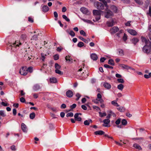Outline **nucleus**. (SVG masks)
Here are the masks:
<instances>
[{
    "label": "nucleus",
    "mask_w": 151,
    "mask_h": 151,
    "mask_svg": "<svg viewBox=\"0 0 151 151\" xmlns=\"http://www.w3.org/2000/svg\"><path fill=\"white\" fill-rule=\"evenodd\" d=\"M142 50L144 52L147 54L151 52V43H148L147 44L145 45L142 48Z\"/></svg>",
    "instance_id": "1"
},
{
    "label": "nucleus",
    "mask_w": 151,
    "mask_h": 151,
    "mask_svg": "<svg viewBox=\"0 0 151 151\" xmlns=\"http://www.w3.org/2000/svg\"><path fill=\"white\" fill-rule=\"evenodd\" d=\"M108 6L107 7H106L105 13V17L106 18H110L113 16V14L112 12L109 10L108 9Z\"/></svg>",
    "instance_id": "2"
},
{
    "label": "nucleus",
    "mask_w": 151,
    "mask_h": 151,
    "mask_svg": "<svg viewBox=\"0 0 151 151\" xmlns=\"http://www.w3.org/2000/svg\"><path fill=\"white\" fill-rule=\"evenodd\" d=\"M94 5L97 9L103 10L104 9V5L101 3L96 2L94 3Z\"/></svg>",
    "instance_id": "3"
},
{
    "label": "nucleus",
    "mask_w": 151,
    "mask_h": 151,
    "mask_svg": "<svg viewBox=\"0 0 151 151\" xmlns=\"http://www.w3.org/2000/svg\"><path fill=\"white\" fill-rule=\"evenodd\" d=\"M20 73L23 75L25 76L27 73V70L26 67H22L19 70Z\"/></svg>",
    "instance_id": "4"
},
{
    "label": "nucleus",
    "mask_w": 151,
    "mask_h": 151,
    "mask_svg": "<svg viewBox=\"0 0 151 151\" xmlns=\"http://www.w3.org/2000/svg\"><path fill=\"white\" fill-rule=\"evenodd\" d=\"M21 128L23 132L27 133L28 131V129L26 125L24 123H22L21 125Z\"/></svg>",
    "instance_id": "5"
},
{
    "label": "nucleus",
    "mask_w": 151,
    "mask_h": 151,
    "mask_svg": "<svg viewBox=\"0 0 151 151\" xmlns=\"http://www.w3.org/2000/svg\"><path fill=\"white\" fill-rule=\"evenodd\" d=\"M81 11L83 14L88 15L90 13L88 9L85 7H82L80 9Z\"/></svg>",
    "instance_id": "6"
},
{
    "label": "nucleus",
    "mask_w": 151,
    "mask_h": 151,
    "mask_svg": "<svg viewBox=\"0 0 151 151\" xmlns=\"http://www.w3.org/2000/svg\"><path fill=\"white\" fill-rule=\"evenodd\" d=\"M120 66L121 67L123 68L124 69H126L127 70L131 69L133 70H135V69L134 68H132L131 67L126 65L121 64L120 65Z\"/></svg>",
    "instance_id": "7"
},
{
    "label": "nucleus",
    "mask_w": 151,
    "mask_h": 151,
    "mask_svg": "<svg viewBox=\"0 0 151 151\" xmlns=\"http://www.w3.org/2000/svg\"><path fill=\"white\" fill-rule=\"evenodd\" d=\"M119 30L118 28L117 27H114L110 29L111 33H114L116 32Z\"/></svg>",
    "instance_id": "8"
},
{
    "label": "nucleus",
    "mask_w": 151,
    "mask_h": 151,
    "mask_svg": "<svg viewBox=\"0 0 151 151\" xmlns=\"http://www.w3.org/2000/svg\"><path fill=\"white\" fill-rule=\"evenodd\" d=\"M66 95L69 98L71 97L73 95V91L70 90L66 92Z\"/></svg>",
    "instance_id": "9"
},
{
    "label": "nucleus",
    "mask_w": 151,
    "mask_h": 151,
    "mask_svg": "<svg viewBox=\"0 0 151 151\" xmlns=\"http://www.w3.org/2000/svg\"><path fill=\"white\" fill-rule=\"evenodd\" d=\"M103 12L100 10H94L93 11V13L94 15L100 16L101 12Z\"/></svg>",
    "instance_id": "10"
},
{
    "label": "nucleus",
    "mask_w": 151,
    "mask_h": 151,
    "mask_svg": "<svg viewBox=\"0 0 151 151\" xmlns=\"http://www.w3.org/2000/svg\"><path fill=\"white\" fill-rule=\"evenodd\" d=\"M103 122L104 124H103V126L104 127H108L107 124L110 122V120L109 119H104L103 120Z\"/></svg>",
    "instance_id": "11"
},
{
    "label": "nucleus",
    "mask_w": 151,
    "mask_h": 151,
    "mask_svg": "<svg viewBox=\"0 0 151 151\" xmlns=\"http://www.w3.org/2000/svg\"><path fill=\"white\" fill-rule=\"evenodd\" d=\"M102 96L99 93L97 95V98L98 100L101 103H102L104 102L103 100L102 99Z\"/></svg>",
    "instance_id": "12"
},
{
    "label": "nucleus",
    "mask_w": 151,
    "mask_h": 151,
    "mask_svg": "<svg viewBox=\"0 0 151 151\" xmlns=\"http://www.w3.org/2000/svg\"><path fill=\"white\" fill-rule=\"evenodd\" d=\"M75 119L78 121H81V118L79 116V114L78 113L75 114L74 116Z\"/></svg>",
    "instance_id": "13"
},
{
    "label": "nucleus",
    "mask_w": 151,
    "mask_h": 151,
    "mask_svg": "<svg viewBox=\"0 0 151 151\" xmlns=\"http://www.w3.org/2000/svg\"><path fill=\"white\" fill-rule=\"evenodd\" d=\"M128 32L131 35H137V32L134 30L132 29H129L128 30Z\"/></svg>",
    "instance_id": "14"
},
{
    "label": "nucleus",
    "mask_w": 151,
    "mask_h": 151,
    "mask_svg": "<svg viewBox=\"0 0 151 151\" xmlns=\"http://www.w3.org/2000/svg\"><path fill=\"white\" fill-rule=\"evenodd\" d=\"M133 147L139 150H142L141 146L137 143L134 144Z\"/></svg>",
    "instance_id": "15"
},
{
    "label": "nucleus",
    "mask_w": 151,
    "mask_h": 151,
    "mask_svg": "<svg viewBox=\"0 0 151 151\" xmlns=\"http://www.w3.org/2000/svg\"><path fill=\"white\" fill-rule=\"evenodd\" d=\"M91 58L94 60H96L98 59L97 55L95 53H92L91 55Z\"/></svg>",
    "instance_id": "16"
},
{
    "label": "nucleus",
    "mask_w": 151,
    "mask_h": 151,
    "mask_svg": "<svg viewBox=\"0 0 151 151\" xmlns=\"http://www.w3.org/2000/svg\"><path fill=\"white\" fill-rule=\"evenodd\" d=\"M104 132L102 130L97 131L94 132V134L96 135H101L104 134Z\"/></svg>",
    "instance_id": "17"
},
{
    "label": "nucleus",
    "mask_w": 151,
    "mask_h": 151,
    "mask_svg": "<svg viewBox=\"0 0 151 151\" xmlns=\"http://www.w3.org/2000/svg\"><path fill=\"white\" fill-rule=\"evenodd\" d=\"M49 8L47 5H44L42 7V11L44 12H46L48 11Z\"/></svg>",
    "instance_id": "18"
},
{
    "label": "nucleus",
    "mask_w": 151,
    "mask_h": 151,
    "mask_svg": "<svg viewBox=\"0 0 151 151\" xmlns=\"http://www.w3.org/2000/svg\"><path fill=\"white\" fill-rule=\"evenodd\" d=\"M142 41L143 42L145 43V45L147 44L148 43H151L149 40H147L145 37H141Z\"/></svg>",
    "instance_id": "19"
},
{
    "label": "nucleus",
    "mask_w": 151,
    "mask_h": 151,
    "mask_svg": "<svg viewBox=\"0 0 151 151\" xmlns=\"http://www.w3.org/2000/svg\"><path fill=\"white\" fill-rule=\"evenodd\" d=\"M33 88L34 91H36L40 89L41 88V87L39 85L36 84L34 85Z\"/></svg>",
    "instance_id": "20"
},
{
    "label": "nucleus",
    "mask_w": 151,
    "mask_h": 151,
    "mask_svg": "<svg viewBox=\"0 0 151 151\" xmlns=\"http://www.w3.org/2000/svg\"><path fill=\"white\" fill-rule=\"evenodd\" d=\"M107 24L109 27H112L114 25V22L113 20L107 22Z\"/></svg>",
    "instance_id": "21"
},
{
    "label": "nucleus",
    "mask_w": 151,
    "mask_h": 151,
    "mask_svg": "<svg viewBox=\"0 0 151 151\" xmlns=\"http://www.w3.org/2000/svg\"><path fill=\"white\" fill-rule=\"evenodd\" d=\"M39 35V33H38L37 35H34L32 37L31 40L32 41L33 40L34 41H36L37 40L38 36Z\"/></svg>",
    "instance_id": "22"
},
{
    "label": "nucleus",
    "mask_w": 151,
    "mask_h": 151,
    "mask_svg": "<svg viewBox=\"0 0 151 151\" xmlns=\"http://www.w3.org/2000/svg\"><path fill=\"white\" fill-rule=\"evenodd\" d=\"M65 59L67 61H68V63H72L73 62V59L69 56H66L65 57Z\"/></svg>",
    "instance_id": "23"
},
{
    "label": "nucleus",
    "mask_w": 151,
    "mask_h": 151,
    "mask_svg": "<svg viewBox=\"0 0 151 151\" xmlns=\"http://www.w3.org/2000/svg\"><path fill=\"white\" fill-rule=\"evenodd\" d=\"M27 38V35L26 34L23 33L21 34L20 37L21 39L24 40H25Z\"/></svg>",
    "instance_id": "24"
},
{
    "label": "nucleus",
    "mask_w": 151,
    "mask_h": 151,
    "mask_svg": "<svg viewBox=\"0 0 151 151\" xmlns=\"http://www.w3.org/2000/svg\"><path fill=\"white\" fill-rule=\"evenodd\" d=\"M104 87L108 89H110L111 87V86L110 84L108 83H104Z\"/></svg>",
    "instance_id": "25"
},
{
    "label": "nucleus",
    "mask_w": 151,
    "mask_h": 151,
    "mask_svg": "<svg viewBox=\"0 0 151 151\" xmlns=\"http://www.w3.org/2000/svg\"><path fill=\"white\" fill-rule=\"evenodd\" d=\"M139 41V39L137 38H134L132 39L131 40L132 42L134 45H135Z\"/></svg>",
    "instance_id": "26"
},
{
    "label": "nucleus",
    "mask_w": 151,
    "mask_h": 151,
    "mask_svg": "<svg viewBox=\"0 0 151 151\" xmlns=\"http://www.w3.org/2000/svg\"><path fill=\"white\" fill-rule=\"evenodd\" d=\"M117 100L113 101L111 102V104L112 105L114 106H116L117 107L119 106V105L117 103Z\"/></svg>",
    "instance_id": "27"
},
{
    "label": "nucleus",
    "mask_w": 151,
    "mask_h": 151,
    "mask_svg": "<svg viewBox=\"0 0 151 151\" xmlns=\"http://www.w3.org/2000/svg\"><path fill=\"white\" fill-rule=\"evenodd\" d=\"M124 88V85L122 84H120L117 86V88L120 90L121 91H122Z\"/></svg>",
    "instance_id": "28"
},
{
    "label": "nucleus",
    "mask_w": 151,
    "mask_h": 151,
    "mask_svg": "<svg viewBox=\"0 0 151 151\" xmlns=\"http://www.w3.org/2000/svg\"><path fill=\"white\" fill-rule=\"evenodd\" d=\"M50 81L51 83H55L57 82V80L56 78L52 77L50 79Z\"/></svg>",
    "instance_id": "29"
},
{
    "label": "nucleus",
    "mask_w": 151,
    "mask_h": 151,
    "mask_svg": "<svg viewBox=\"0 0 151 151\" xmlns=\"http://www.w3.org/2000/svg\"><path fill=\"white\" fill-rule=\"evenodd\" d=\"M111 9L115 12L116 13L117 11V7L113 5L111 6Z\"/></svg>",
    "instance_id": "30"
},
{
    "label": "nucleus",
    "mask_w": 151,
    "mask_h": 151,
    "mask_svg": "<svg viewBox=\"0 0 151 151\" xmlns=\"http://www.w3.org/2000/svg\"><path fill=\"white\" fill-rule=\"evenodd\" d=\"M81 19L84 22H86L87 23L91 24H92L93 23L90 20H89L86 19H83V18H81Z\"/></svg>",
    "instance_id": "31"
},
{
    "label": "nucleus",
    "mask_w": 151,
    "mask_h": 151,
    "mask_svg": "<svg viewBox=\"0 0 151 151\" xmlns=\"http://www.w3.org/2000/svg\"><path fill=\"white\" fill-rule=\"evenodd\" d=\"M108 63L112 65H114V61L112 59H111L109 60Z\"/></svg>",
    "instance_id": "32"
},
{
    "label": "nucleus",
    "mask_w": 151,
    "mask_h": 151,
    "mask_svg": "<svg viewBox=\"0 0 151 151\" xmlns=\"http://www.w3.org/2000/svg\"><path fill=\"white\" fill-rule=\"evenodd\" d=\"M119 55L120 56H123L124 53L122 49H119L118 50Z\"/></svg>",
    "instance_id": "33"
},
{
    "label": "nucleus",
    "mask_w": 151,
    "mask_h": 151,
    "mask_svg": "<svg viewBox=\"0 0 151 151\" xmlns=\"http://www.w3.org/2000/svg\"><path fill=\"white\" fill-rule=\"evenodd\" d=\"M99 114L100 116L101 117H103V116H106V114L105 112L102 113L101 111L99 112Z\"/></svg>",
    "instance_id": "34"
},
{
    "label": "nucleus",
    "mask_w": 151,
    "mask_h": 151,
    "mask_svg": "<svg viewBox=\"0 0 151 151\" xmlns=\"http://www.w3.org/2000/svg\"><path fill=\"white\" fill-rule=\"evenodd\" d=\"M117 109L119 111L123 112L124 111V107L122 106L119 107L117 108Z\"/></svg>",
    "instance_id": "35"
},
{
    "label": "nucleus",
    "mask_w": 151,
    "mask_h": 151,
    "mask_svg": "<svg viewBox=\"0 0 151 151\" xmlns=\"http://www.w3.org/2000/svg\"><path fill=\"white\" fill-rule=\"evenodd\" d=\"M35 116V114L34 112L31 113L29 115L30 118L31 119H33Z\"/></svg>",
    "instance_id": "36"
},
{
    "label": "nucleus",
    "mask_w": 151,
    "mask_h": 151,
    "mask_svg": "<svg viewBox=\"0 0 151 151\" xmlns=\"http://www.w3.org/2000/svg\"><path fill=\"white\" fill-rule=\"evenodd\" d=\"M55 67L56 70H60L61 68V66L57 63H55Z\"/></svg>",
    "instance_id": "37"
},
{
    "label": "nucleus",
    "mask_w": 151,
    "mask_h": 151,
    "mask_svg": "<svg viewBox=\"0 0 151 151\" xmlns=\"http://www.w3.org/2000/svg\"><path fill=\"white\" fill-rule=\"evenodd\" d=\"M62 17L63 19H65L66 21L69 22L70 21V20L65 15H63Z\"/></svg>",
    "instance_id": "38"
},
{
    "label": "nucleus",
    "mask_w": 151,
    "mask_h": 151,
    "mask_svg": "<svg viewBox=\"0 0 151 151\" xmlns=\"http://www.w3.org/2000/svg\"><path fill=\"white\" fill-rule=\"evenodd\" d=\"M66 31L70 35L73 37H74L75 35V33L73 31H71L70 32L67 31Z\"/></svg>",
    "instance_id": "39"
},
{
    "label": "nucleus",
    "mask_w": 151,
    "mask_h": 151,
    "mask_svg": "<svg viewBox=\"0 0 151 151\" xmlns=\"http://www.w3.org/2000/svg\"><path fill=\"white\" fill-rule=\"evenodd\" d=\"M84 45L83 42H80L78 44L77 46L79 47H81L84 46Z\"/></svg>",
    "instance_id": "40"
},
{
    "label": "nucleus",
    "mask_w": 151,
    "mask_h": 151,
    "mask_svg": "<svg viewBox=\"0 0 151 151\" xmlns=\"http://www.w3.org/2000/svg\"><path fill=\"white\" fill-rule=\"evenodd\" d=\"M117 81L119 83H124V80L122 78H118L117 79Z\"/></svg>",
    "instance_id": "41"
},
{
    "label": "nucleus",
    "mask_w": 151,
    "mask_h": 151,
    "mask_svg": "<svg viewBox=\"0 0 151 151\" xmlns=\"http://www.w3.org/2000/svg\"><path fill=\"white\" fill-rule=\"evenodd\" d=\"M93 109H96L97 111H101L100 109L98 106H93Z\"/></svg>",
    "instance_id": "42"
},
{
    "label": "nucleus",
    "mask_w": 151,
    "mask_h": 151,
    "mask_svg": "<svg viewBox=\"0 0 151 151\" xmlns=\"http://www.w3.org/2000/svg\"><path fill=\"white\" fill-rule=\"evenodd\" d=\"M46 56V55L42 53L41 54V59L43 61H44L45 59V58Z\"/></svg>",
    "instance_id": "43"
},
{
    "label": "nucleus",
    "mask_w": 151,
    "mask_h": 151,
    "mask_svg": "<svg viewBox=\"0 0 151 151\" xmlns=\"http://www.w3.org/2000/svg\"><path fill=\"white\" fill-rule=\"evenodd\" d=\"M127 121L125 119H123L122 121V123L123 125H126L127 124Z\"/></svg>",
    "instance_id": "44"
},
{
    "label": "nucleus",
    "mask_w": 151,
    "mask_h": 151,
    "mask_svg": "<svg viewBox=\"0 0 151 151\" xmlns=\"http://www.w3.org/2000/svg\"><path fill=\"white\" fill-rule=\"evenodd\" d=\"M27 69V72L29 71V72H30V73H32L33 70V68L31 67H29L28 68V69Z\"/></svg>",
    "instance_id": "45"
},
{
    "label": "nucleus",
    "mask_w": 151,
    "mask_h": 151,
    "mask_svg": "<svg viewBox=\"0 0 151 151\" xmlns=\"http://www.w3.org/2000/svg\"><path fill=\"white\" fill-rule=\"evenodd\" d=\"M55 72L56 73L60 75H63V73L61 71L59 70H55Z\"/></svg>",
    "instance_id": "46"
},
{
    "label": "nucleus",
    "mask_w": 151,
    "mask_h": 151,
    "mask_svg": "<svg viewBox=\"0 0 151 151\" xmlns=\"http://www.w3.org/2000/svg\"><path fill=\"white\" fill-rule=\"evenodd\" d=\"M109 114L111 116H113L114 117H115L116 116V114L111 111H109Z\"/></svg>",
    "instance_id": "47"
},
{
    "label": "nucleus",
    "mask_w": 151,
    "mask_h": 151,
    "mask_svg": "<svg viewBox=\"0 0 151 151\" xmlns=\"http://www.w3.org/2000/svg\"><path fill=\"white\" fill-rule=\"evenodd\" d=\"M121 121V119L120 118H119L116 121L115 123L117 125H119L120 124Z\"/></svg>",
    "instance_id": "48"
},
{
    "label": "nucleus",
    "mask_w": 151,
    "mask_h": 151,
    "mask_svg": "<svg viewBox=\"0 0 151 151\" xmlns=\"http://www.w3.org/2000/svg\"><path fill=\"white\" fill-rule=\"evenodd\" d=\"M73 115V113L70 112L68 113L66 115V116L68 117H72Z\"/></svg>",
    "instance_id": "49"
},
{
    "label": "nucleus",
    "mask_w": 151,
    "mask_h": 151,
    "mask_svg": "<svg viewBox=\"0 0 151 151\" xmlns=\"http://www.w3.org/2000/svg\"><path fill=\"white\" fill-rule=\"evenodd\" d=\"M99 0L100 1L102 2H103L104 3V5L106 7H107L108 5L107 4V3L105 1V0Z\"/></svg>",
    "instance_id": "50"
},
{
    "label": "nucleus",
    "mask_w": 151,
    "mask_h": 151,
    "mask_svg": "<svg viewBox=\"0 0 151 151\" xmlns=\"http://www.w3.org/2000/svg\"><path fill=\"white\" fill-rule=\"evenodd\" d=\"M143 139L142 137L134 138L132 139L133 140H143Z\"/></svg>",
    "instance_id": "51"
},
{
    "label": "nucleus",
    "mask_w": 151,
    "mask_h": 151,
    "mask_svg": "<svg viewBox=\"0 0 151 151\" xmlns=\"http://www.w3.org/2000/svg\"><path fill=\"white\" fill-rule=\"evenodd\" d=\"M0 114L1 116L3 117H4L6 116L4 113V111L2 110L0 111Z\"/></svg>",
    "instance_id": "52"
},
{
    "label": "nucleus",
    "mask_w": 151,
    "mask_h": 151,
    "mask_svg": "<svg viewBox=\"0 0 151 151\" xmlns=\"http://www.w3.org/2000/svg\"><path fill=\"white\" fill-rule=\"evenodd\" d=\"M104 67H105V68H111V69H113V67L111 66H110L108 65H107V64H105L104 65Z\"/></svg>",
    "instance_id": "53"
},
{
    "label": "nucleus",
    "mask_w": 151,
    "mask_h": 151,
    "mask_svg": "<svg viewBox=\"0 0 151 151\" xmlns=\"http://www.w3.org/2000/svg\"><path fill=\"white\" fill-rule=\"evenodd\" d=\"M59 58V56L58 55H55L54 56V59L55 60H58Z\"/></svg>",
    "instance_id": "54"
},
{
    "label": "nucleus",
    "mask_w": 151,
    "mask_h": 151,
    "mask_svg": "<svg viewBox=\"0 0 151 151\" xmlns=\"http://www.w3.org/2000/svg\"><path fill=\"white\" fill-rule=\"evenodd\" d=\"M80 33L81 35H82L84 36H86V33L83 30H81L80 31Z\"/></svg>",
    "instance_id": "55"
},
{
    "label": "nucleus",
    "mask_w": 151,
    "mask_h": 151,
    "mask_svg": "<svg viewBox=\"0 0 151 151\" xmlns=\"http://www.w3.org/2000/svg\"><path fill=\"white\" fill-rule=\"evenodd\" d=\"M84 124L85 125H89L90 124L89 121L87 120H86L84 122Z\"/></svg>",
    "instance_id": "56"
},
{
    "label": "nucleus",
    "mask_w": 151,
    "mask_h": 151,
    "mask_svg": "<svg viewBox=\"0 0 151 151\" xmlns=\"http://www.w3.org/2000/svg\"><path fill=\"white\" fill-rule=\"evenodd\" d=\"M11 150L13 151H15L16 150V147L15 145H12L11 147Z\"/></svg>",
    "instance_id": "57"
},
{
    "label": "nucleus",
    "mask_w": 151,
    "mask_h": 151,
    "mask_svg": "<svg viewBox=\"0 0 151 151\" xmlns=\"http://www.w3.org/2000/svg\"><path fill=\"white\" fill-rule=\"evenodd\" d=\"M81 95L79 93H77L76 94V96L77 98L76 99V100L78 101L79 100L80 98L81 97Z\"/></svg>",
    "instance_id": "58"
},
{
    "label": "nucleus",
    "mask_w": 151,
    "mask_h": 151,
    "mask_svg": "<svg viewBox=\"0 0 151 151\" xmlns=\"http://www.w3.org/2000/svg\"><path fill=\"white\" fill-rule=\"evenodd\" d=\"M20 101L22 103H24L25 101V100L24 98L22 97L20 98Z\"/></svg>",
    "instance_id": "59"
},
{
    "label": "nucleus",
    "mask_w": 151,
    "mask_h": 151,
    "mask_svg": "<svg viewBox=\"0 0 151 151\" xmlns=\"http://www.w3.org/2000/svg\"><path fill=\"white\" fill-rule=\"evenodd\" d=\"M76 104H73L72 105L70 106V107L71 109H73L76 108Z\"/></svg>",
    "instance_id": "60"
},
{
    "label": "nucleus",
    "mask_w": 151,
    "mask_h": 151,
    "mask_svg": "<svg viewBox=\"0 0 151 151\" xmlns=\"http://www.w3.org/2000/svg\"><path fill=\"white\" fill-rule=\"evenodd\" d=\"M90 39L89 38H88L87 39H85L84 41V42H85L86 43H88V42H90Z\"/></svg>",
    "instance_id": "61"
},
{
    "label": "nucleus",
    "mask_w": 151,
    "mask_h": 151,
    "mask_svg": "<svg viewBox=\"0 0 151 151\" xmlns=\"http://www.w3.org/2000/svg\"><path fill=\"white\" fill-rule=\"evenodd\" d=\"M28 20L29 22H30L31 23H32L34 22L33 19L30 17H28Z\"/></svg>",
    "instance_id": "62"
},
{
    "label": "nucleus",
    "mask_w": 151,
    "mask_h": 151,
    "mask_svg": "<svg viewBox=\"0 0 151 151\" xmlns=\"http://www.w3.org/2000/svg\"><path fill=\"white\" fill-rule=\"evenodd\" d=\"M1 104L4 106H9V104L7 103H5L4 102H2L1 103Z\"/></svg>",
    "instance_id": "63"
},
{
    "label": "nucleus",
    "mask_w": 151,
    "mask_h": 151,
    "mask_svg": "<svg viewBox=\"0 0 151 151\" xmlns=\"http://www.w3.org/2000/svg\"><path fill=\"white\" fill-rule=\"evenodd\" d=\"M13 113L14 115H16L17 114V110L16 109H14L13 110Z\"/></svg>",
    "instance_id": "64"
}]
</instances>
